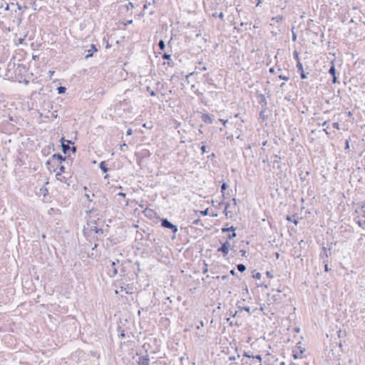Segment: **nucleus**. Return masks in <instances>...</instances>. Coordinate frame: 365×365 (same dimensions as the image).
<instances>
[{
	"instance_id": "obj_1",
	"label": "nucleus",
	"mask_w": 365,
	"mask_h": 365,
	"mask_svg": "<svg viewBox=\"0 0 365 365\" xmlns=\"http://www.w3.org/2000/svg\"><path fill=\"white\" fill-rule=\"evenodd\" d=\"M28 72V68L26 65L19 63L16 66L15 62L11 60L8 64V68L5 76L8 78L14 79V81H19V83H24L25 84L29 83V81L26 80V76Z\"/></svg>"
},
{
	"instance_id": "obj_2",
	"label": "nucleus",
	"mask_w": 365,
	"mask_h": 365,
	"mask_svg": "<svg viewBox=\"0 0 365 365\" xmlns=\"http://www.w3.org/2000/svg\"><path fill=\"white\" fill-rule=\"evenodd\" d=\"M114 286L117 287L115 290V294H118L120 292L124 291L127 294H132L133 291V287L131 284L127 283L125 278H121L114 282Z\"/></svg>"
},
{
	"instance_id": "obj_3",
	"label": "nucleus",
	"mask_w": 365,
	"mask_h": 365,
	"mask_svg": "<svg viewBox=\"0 0 365 365\" xmlns=\"http://www.w3.org/2000/svg\"><path fill=\"white\" fill-rule=\"evenodd\" d=\"M264 91H265L264 94L259 93L258 92H257L256 97L257 98V101H258L259 104L261 106V108H267V104H268L267 101V97L269 98L271 94H270L269 90L267 88H264Z\"/></svg>"
},
{
	"instance_id": "obj_4",
	"label": "nucleus",
	"mask_w": 365,
	"mask_h": 365,
	"mask_svg": "<svg viewBox=\"0 0 365 365\" xmlns=\"http://www.w3.org/2000/svg\"><path fill=\"white\" fill-rule=\"evenodd\" d=\"M136 355L138 356V360H136L138 365H150V358L148 350L145 349V354L137 351Z\"/></svg>"
},
{
	"instance_id": "obj_5",
	"label": "nucleus",
	"mask_w": 365,
	"mask_h": 365,
	"mask_svg": "<svg viewBox=\"0 0 365 365\" xmlns=\"http://www.w3.org/2000/svg\"><path fill=\"white\" fill-rule=\"evenodd\" d=\"M110 263V267H108L107 273L110 276V277H114L118 274V270L119 266H117L119 264V259H115V261H109Z\"/></svg>"
},
{
	"instance_id": "obj_6",
	"label": "nucleus",
	"mask_w": 365,
	"mask_h": 365,
	"mask_svg": "<svg viewBox=\"0 0 365 365\" xmlns=\"http://www.w3.org/2000/svg\"><path fill=\"white\" fill-rule=\"evenodd\" d=\"M160 222L163 227L171 230L173 234H175L178 230V226L173 224L167 218H160Z\"/></svg>"
},
{
	"instance_id": "obj_7",
	"label": "nucleus",
	"mask_w": 365,
	"mask_h": 365,
	"mask_svg": "<svg viewBox=\"0 0 365 365\" xmlns=\"http://www.w3.org/2000/svg\"><path fill=\"white\" fill-rule=\"evenodd\" d=\"M99 220V217H97L96 220H91L87 222L88 227H90V230L91 232H94L96 234L103 235L104 233V230L102 228H98L97 227V222Z\"/></svg>"
},
{
	"instance_id": "obj_8",
	"label": "nucleus",
	"mask_w": 365,
	"mask_h": 365,
	"mask_svg": "<svg viewBox=\"0 0 365 365\" xmlns=\"http://www.w3.org/2000/svg\"><path fill=\"white\" fill-rule=\"evenodd\" d=\"M61 143L62 151L64 154H67L68 151H70L71 146L70 145H73V143L69 140H65L63 137H62L60 140Z\"/></svg>"
},
{
	"instance_id": "obj_9",
	"label": "nucleus",
	"mask_w": 365,
	"mask_h": 365,
	"mask_svg": "<svg viewBox=\"0 0 365 365\" xmlns=\"http://www.w3.org/2000/svg\"><path fill=\"white\" fill-rule=\"evenodd\" d=\"M221 230H222V232H223V233H225V232L229 233L227 235L228 240H232L237 236V234L235 233L236 228L234 226H231L230 227H224L221 229Z\"/></svg>"
},
{
	"instance_id": "obj_10",
	"label": "nucleus",
	"mask_w": 365,
	"mask_h": 365,
	"mask_svg": "<svg viewBox=\"0 0 365 365\" xmlns=\"http://www.w3.org/2000/svg\"><path fill=\"white\" fill-rule=\"evenodd\" d=\"M281 290H277V292L275 294H273L271 297V300L272 301L273 303H275V304H280L281 302H282L285 295L284 294L283 296L281 294Z\"/></svg>"
},
{
	"instance_id": "obj_11",
	"label": "nucleus",
	"mask_w": 365,
	"mask_h": 365,
	"mask_svg": "<svg viewBox=\"0 0 365 365\" xmlns=\"http://www.w3.org/2000/svg\"><path fill=\"white\" fill-rule=\"evenodd\" d=\"M221 246L217 249V252H222L224 256H226L229 250L230 249V244L228 241H225V242H220Z\"/></svg>"
},
{
	"instance_id": "obj_12",
	"label": "nucleus",
	"mask_w": 365,
	"mask_h": 365,
	"mask_svg": "<svg viewBox=\"0 0 365 365\" xmlns=\"http://www.w3.org/2000/svg\"><path fill=\"white\" fill-rule=\"evenodd\" d=\"M329 73L332 76V83L334 84L339 83V81L337 80L336 75V71L335 65L333 61L331 62V65L329 69Z\"/></svg>"
},
{
	"instance_id": "obj_13",
	"label": "nucleus",
	"mask_w": 365,
	"mask_h": 365,
	"mask_svg": "<svg viewBox=\"0 0 365 365\" xmlns=\"http://www.w3.org/2000/svg\"><path fill=\"white\" fill-rule=\"evenodd\" d=\"M203 82L205 83H207L210 86H212L215 88H217V85L214 82V80L210 76L209 73H205L203 75Z\"/></svg>"
},
{
	"instance_id": "obj_14",
	"label": "nucleus",
	"mask_w": 365,
	"mask_h": 365,
	"mask_svg": "<svg viewBox=\"0 0 365 365\" xmlns=\"http://www.w3.org/2000/svg\"><path fill=\"white\" fill-rule=\"evenodd\" d=\"M198 66H195V71L190 73L189 75L187 76V78H188L190 76H192L194 75L195 73H197L200 71H207V68L206 66H200V65L202 64V61H199L198 63Z\"/></svg>"
},
{
	"instance_id": "obj_15",
	"label": "nucleus",
	"mask_w": 365,
	"mask_h": 365,
	"mask_svg": "<svg viewBox=\"0 0 365 365\" xmlns=\"http://www.w3.org/2000/svg\"><path fill=\"white\" fill-rule=\"evenodd\" d=\"M98 51V48L95 44H91L90 49L87 50V54L85 56V58L88 59L93 56V53Z\"/></svg>"
},
{
	"instance_id": "obj_16",
	"label": "nucleus",
	"mask_w": 365,
	"mask_h": 365,
	"mask_svg": "<svg viewBox=\"0 0 365 365\" xmlns=\"http://www.w3.org/2000/svg\"><path fill=\"white\" fill-rule=\"evenodd\" d=\"M201 119L205 123L207 124H212L213 122L212 115H210L209 113H203Z\"/></svg>"
},
{
	"instance_id": "obj_17",
	"label": "nucleus",
	"mask_w": 365,
	"mask_h": 365,
	"mask_svg": "<svg viewBox=\"0 0 365 365\" xmlns=\"http://www.w3.org/2000/svg\"><path fill=\"white\" fill-rule=\"evenodd\" d=\"M51 158L53 160H57L59 161V163L66 162L68 159L66 157H63L60 153H54L52 155Z\"/></svg>"
},
{
	"instance_id": "obj_18",
	"label": "nucleus",
	"mask_w": 365,
	"mask_h": 365,
	"mask_svg": "<svg viewBox=\"0 0 365 365\" xmlns=\"http://www.w3.org/2000/svg\"><path fill=\"white\" fill-rule=\"evenodd\" d=\"M341 237H343L342 238L343 241L347 240L348 239H349L351 237V230L344 229V230L341 231Z\"/></svg>"
},
{
	"instance_id": "obj_19",
	"label": "nucleus",
	"mask_w": 365,
	"mask_h": 365,
	"mask_svg": "<svg viewBox=\"0 0 365 365\" xmlns=\"http://www.w3.org/2000/svg\"><path fill=\"white\" fill-rule=\"evenodd\" d=\"M267 110V108H261V110L259 114V118L262 119L263 121H265L269 118V116L265 114Z\"/></svg>"
},
{
	"instance_id": "obj_20",
	"label": "nucleus",
	"mask_w": 365,
	"mask_h": 365,
	"mask_svg": "<svg viewBox=\"0 0 365 365\" xmlns=\"http://www.w3.org/2000/svg\"><path fill=\"white\" fill-rule=\"evenodd\" d=\"M47 92H51V87L48 86L41 87L38 91V93L39 95H46Z\"/></svg>"
},
{
	"instance_id": "obj_21",
	"label": "nucleus",
	"mask_w": 365,
	"mask_h": 365,
	"mask_svg": "<svg viewBox=\"0 0 365 365\" xmlns=\"http://www.w3.org/2000/svg\"><path fill=\"white\" fill-rule=\"evenodd\" d=\"M239 303H240V302H238L236 304V306H237V308H238V311H239V312H241V311H242V310H244V311L247 312L249 314H250V313H251V312H250V307H247V306H245V307H242V306H240V305L239 304Z\"/></svg>"
},
{
	"instance_id": "obj_22",
	"label": "nucleus",
	"mask_w": 365,
	"mask_h": 365,
	"mask_svg": "<svg viewBox=\"0 0 365 365\" xmlns=\"http://www.w3.org/2000/svg\"><path fill=\"white\" fill-rule=\"evenodd\" d=\"M227 187H228V185L226 182H223L221 185V192H222V196L224 199L227 197L225 190H227Z\"/></svg>"
},
{
	"instance_id": "obj_23",
	"label": "nucleus",
	"mask_w": 365,
	"mask_h": 365,
	"mask_svg": "<svg viewBox=\"0 0 365 365\" xmlns=\"http://www.w3.org/2000/svg\"><path fill=\"white\" fill-rule=\"evenodd\" d=\"M99 168L103 173H106L108 171V168L105 161H101L100 163Z\"/></svg>"
},
{
	"instance_id": "obj_24",
	"label": "nucleus",
	"mask_w": 365,
	"mask_h": 365,
	"mask_svg": "<svg viewBox=\"0 0 365 365\" xmlns=\"http://www.w3.org/2000/svg\"><path fill=\"white\" fill-rule=\"evenodd\" d=\"M286 220L288 222H293L295 225H297V224L299 223L298 220L295 219V215H287Z\"/></svg>"
},
{
	"instance_id": "obj_25",
	"label": "nucleus",
	"mask_w": 365,
	"mask_h": 365,
	"mask_svg": "<svg viewBox=\"0 0 365 365\" xmlns=\"http://www.w3.org/2000/svg\"><path fill=\"white\" fill-rule=\"evenodd\" d=\"M119 269H120V276L122 278H125L126 269L123 263L119 266Z\"/></svg>"
},
{
	"instance_id": "obj_26",
	"label": "nucleus",
	"mask_w": 365,
	"mask_h": 365,
	"mask_svg": "<svg viewBox=\"0 0 365 365\" xmlns=\"http://www.w3.org/2000/svg\"><path fill=\"white\" fill-rule=\"evenodd\" d=\"M309 174H310L309 171H306L304 173L303 172H301L299 174L300 180L302 181H305L307 179V177L309 175Z\"/></svg>"
},
{
	"instance_id": "obj_27",
	"label": "nucleus",
	"mask_w": 365,
	"mask_h": 365,
	"mask_svg": "<svg viewBox=\"0 0 365 365\" xmlns=\"http://www.w3.org/2000/svg\"><path fill=\"white\" fill-rule=\"evenodd\" d=\"M97 211H98V208L93 207L91 209H88V210H86V215H89L91 214H96L95 215L98 216V213H97Z\"/></svg>"
},
{
	"instance_id": "obj_28",
	"label": "nucleus",
	"mask_w": 365,
	"mask_h": 365,
	"mask_svg": "<svg viewBox=\"0 0 365 365\" xmlns=\"http://www.w3.org/2000/svg\"><path fill=\"white\" fill-rule=\"evenodd\" d=\"M274 158H275V159L274 160L273 163L274 164H277V169L280 170L281 169V166H280L279 163H280L281 158L279 155H274Z\"/></svg>"
},
{
	"instance_id": "obj_29",
	"label": "nucleus",
	"mask_w": 365,
	"mask_h": 365,
	"mask_svg": "<svg viewBox=\"0 0 365 365\" xmlns=\"http://www.w3.org/2000/svg\"><path fill=\"white\" fill-rule=\"evenodd\" d=\"M117 330L119 333V337L124 338L125 336V331L121 327L118 326Z\"/></svg>"
},
{
	"instance_id": "obj_30",
	"label": "nucleus",
	"mask_w": 365,
	"mask_h": 365,
	"mask_svg": "<svg viewBox=\"0 0 365 365\" xmlns=\"http://www.w3.org/2000/svg\"><path fill=\"white\" fill-rule=\"evenodd\" d=\"M354 221L356 223L358 224V225L361 227L364 228L365 227V220H361L359 218H354Z\"/></svg>"
},
{
	"instance_id": "obj_31",
	"label": "nucleus",
	"mask_w": 365,
	"mask_h": 365,
	"mask_svg": "<svg viewBox=\"0 0 365 365\" xmlns=\"http://www.w3.org/2000/svg\"><path fill=\"white\" fill-rule=\"evenodd\" d=\"M143 212L145 213V216H147V217H150V218H151V217H152V215H153V214L154 213V212H153V210H151V209H148V208H146V209L143 211Z\"/></svg>"
},
{
	"instance_id": "obj_32",
	"label": "nucleus",
	"mask_w": 365,
	"mask_h": 365,
	"mask_svg": "<svg viewBox=\"0 0 365 365\" xmlns=\"http://www.w3.org/2000/svg\"><path fill=\"white\" fill-rule=\"evenodd\" d=\"M360 212L362 213V216L365 217V201L361 202L359 207Z\"/></svg>"
},
{
	"instance_id": "obj_33",
	"label": "nucleus",
	"mask_w": 365,
	"mask_h": 365,
	"mask_svg": "<svg viewBox=\"0 0 365 365\" xmlns=\"http://www.w3.org/2000/svg\"><path fill=\"white\" fill-rule=\"evenodd\" d=\"M237 268L239 272H243L246 270V266L243 264H237Z\"/></svg>"
},
{
	"instance_id": "obj_34",
	"label": "nucleus",
	"mask_w": 365,
	"mask_h": 365,
	"mask_svg": "<svg viewBox=\"0 0 365 365\" xmlns=\"http://www.w3.org/2000/svg\"><path fill=\"white\" fill-rule=\"evenodd\" d=\"M212 16L213 17H218L220 18L222 21L224 20V14L222 11L220 12L219 14H217V12L212 14Z\"/></svg>"
},
{
	"instance_id": "obj_35",
	"label": "nucleus",
	"mask_w": 365,
	"mask_h": 365,
	"mask_svg": "<svg viewBox=\"0 0 365 365\" xmlns=\"http://www.w3.org/2000/svg\"><path fill=\"white\" fill-rule=\"evenodd\" d=\"M283 19H284L283 16L278 15V16L273 17L272 19V21H274L278 23L279 21H282L283 20Z\"/></svg>"
},
{
	"instance_id": "obj_36",
	"label": "nucleus",
	"mask_w": 365,
	"mask_h": 365,
	"mask_svg": "<svg viewBox=\"0 0 365 365\" xmlns=\"http://www.w3.org/2000/svg\"><path fill=\"white\" fill-rule=\"evenodd\" d=\"M66 88L64 86H59L57 88V91L58 94H63L66 92Z\"/></svg>"
},
{
	"instance_id": "obj_37",
	"label": "nucleus",
	"mask_w": 365,
	"mask_h": 365,
	"mask_svg": "<svg viewBox=\"0 0 365 365\" xmlns=\"http://www.w3.org/2000/svg\"><path fill=\"white\" fill-rule=\"evenodd\" d=\"M322 250H323L324 253H323V254H322V253H321V254H320V258H321V259H323V258H324V257H325L326 258H327V257H328V254H327V248H326L325 247H322Z\"/></svg>"
},
{
	"instance_id": "obj_38",
	"label": "nucleus",
	"mask_w": 365,
	"mask_h": 365,
	"mask_svg": "<svg viewBox=\"0 0 365 365\" xmlns=\"http://www.w3.org/2000/svg\"><path fill=\"white\" fill-rule=\"evenodd\" d=\"M160 50L163 51L165 48V44L163 40H160L158 43Z\"/></svg>"
},
{
	"instance_id": "obj_39",
	"label": "nucleus",
	"mask_w": 365,
	"mask_h": 365,
	"mask_svg": "<svg viewBox=\"0 0 365 365\" xmlns=\"http://www.w3.org/2000/svg\"><path fill=\"white\" fill-rule=\"evenodd\" d=\"M162 58H163V59H164V60H168V61H172V60H171V55H170V54H168V53H164L163 54V56H162Z\"/></svg>"
},
{
	"instance_id": "obj_40",
	"label": "nucleus",
	"mask_w": 365,
	"mask_h": 365,
	"mask_svg": "<svg viewBox=\"0 0 365 365\" xmlns=\"http://www.w3.org/2000/svg\"><path fill=\"white\" fill-rule=\"evenodd\" d=\"M11 6H16V9L14 10L15 12H16L17 10H21L22 9L21 6L19 3H16V4L11 3Z\"/></svg>"
},
{
	"instance_id": "obj_41",
	"label": "nucleus",
	"mask_w": 365,
	"mask_h": 365,
	"mask_svg": "<svg viewBox=\"0 0 365 365\" xmlns=\"http://www.w3.org/2000/svg\"><path fill=\"white\" fill-rule=\"evenodd\" d=\"M296 66L299 73L302 72V71H304L303 65L301 62H297Z\"/></svg>"
},
{
	"instance_id": "obj_42",
	"label": "nucleus",
	"mask_w": 365,
	"mask_h": 365,
	"mask_svg": "<svg viewBox=\"0 0 365 365\" xmlns=\"http://www.w3.org/2000/svg\"><path fill=\"white\" fill-rule=\"evenodd\" d=\"M278 78L281 80H284V81H288L289 80V76L287 75V76H285V75H283V74H280L278 76Z\"/></svg>"
},
{
	"instance_id": "obj_43",
	"label": "nucleus",
	"mask_w": 365,
	"mask_h": 365,
	"mask_svg": "<svg viewBox=\"0 0 365 365\" xmlns=\"http://www.w3.org/2000/svg\"><path fill=\"white\" fill-rule=\"evenodd\" d=\"M299 74H300V78L302 79H306V78H307V76H308L309 73H305L304 71H302V72H300Z\"/></svg>"
},
{
	"instance_id": "obj_44",
	"label": "nucleus",
	"mask_w": 365,
	"mask_h": 365,
	"mask_svg": "<svg viewBox=\"0 0 365 365\" xmlns=\"http://www.w3.org/2000/svg\"><path fill=\"white\" fill-rule=\"evenodd\" d=\"M252 359L257 360L259 365H260L262 361V357L260 355L252 356Z\"/></svg>"
},
{
	"instance_id": "obj_45",
	"label": "nucleus",
	"mask_w": 365,
	"mask_h": 365,
	"mask_svg": "<svg viewBox=\"0 0 365 365\" xmlns=\"http://www.w3.org/2000/svg\"><path fill=\"white\" fill-rule=\"evenodd\" d=\"M293 56H294V59H296V61L297 62H300V60H299V53L297 52V51H294V53H293Z\"/></svg>"
},
{
	"instance_id": "obj_46",
	"label": "nucleus",
	"mask_w": 365,
	"mask_h": 365,
	"mask_svg": "<svg viewBox=\"0 0 365 365\" xmlns=\"http://www.w3.org/2000/svg\"><path fill=\"white\" fill-rule=\"evenodd\" d=\"M239 313V311H235V312H233L231 309L229 310V315L232 317H235L237 314Z\"/></svg>"
},
{
	"instance_id": "obj_47",
	"label": "nucleus",
	"mask_w": 365,
	"mask_h": 365,
	"mask_svg": "<svg viewBox=\"0 0 365 365\" xmlns=\"http://www.w3.org/2000/svg\"><path fill=\"white\" fill-rule=\"evenodd\" d=\"M65 169H66V168H65V167H64L63 165H61V166L59 167V172H58V173H56V175H57V176H58V175H60L61 173H64V172H65Z\"/></svg>"
},
{
	"instance_id": "obj_48",
	"label": "nucleus",
	"mask_w": 365,
	"mask_h": 365,
	"mask_svg": "<svg viewBox=\"0 0 365 365\" xmlns=\"http://www.w3.org/2000/svg\"><path fill=\"white\" fill-rule=\"evenodd\" d=\"M205 143V142H202V145L200 147V150L202 154L206 152V145Z\"/></svg>"
},
{
	"instance_id": "obj_49",
	"label": "nucleus",
	"mask_w": 365,
	"mask_h": 365,
	"mask_svg": "<svg viewBox=\"0 0 365 365\" xmlns=\"http://www.w3.org/2000/svg\"><path fill=\"white\" fill-rule=\"evenodd\" d=\"M147 91L149 92L151 96H155L156 95L155 92L153 90H150V88L149 86L147 87Z\"/></svg>"
},
{
	"instance_id": "obj_50",
	"label": "nucleus",
	"mask_w": 365,
	"mask_h": 365,
	"mask_svg": "<svg viewBox=\"0 0 365 365\" xmlns=\"http://www.w3.org/2000/svg\"><path fill=\"white\" fill-rule=\"evenodd\" d=\"M230 207V203L229 202H226L225 204V210H224V213L225 215L227 216V208Z\"/></svg>"
},
{
	"instance_id": "obj_51",
	"label": "nucleus",
	"mask_w": 365,
	"mask_h": 365,
	"mask_svg": "<svg viewBox=\"0 0 365 365\" xmlns=\"http://www.w3.org/2000/svg\"><path fill=\"white\" fill-rule=\"evenodd\" d=\"M228 275H222V276H217L216 277V279H218L220 278H221L222 280H227L228 279Z\"/></svg>"
},
{
	"instance_id": "obj_52",
	"label": "nucleus",
	"mask_w": 365,
	"mask_h": 365,
	"mask_svg": "<svg viewBox=\"0 0 365 365\" xmlns=\"http://www.w3.org/2000/svg\"><path fill=\"white\" fill-rule=\"evenodd\" d=\"M49 148H43V150H42V151H41V152H42V153H43L44 155H48V154H49Z\"/></svg>"
},
{
	"instance_id": "obj_53",
	"label": "nucleus",
	"mask_w": 365,
	"mask_h": 365,
	"mask_svg": "<svg viewBox=\"0 0 365 365\" xmlns=\"http://www.w3.org/2000/svg\"><path fill=\"white\" fill-rule=\"evenodd\" d=\"M252 277L255 279H259L261 278V274L259 272H257L255 274H253Z\"/></svg>"
},
{
	"instance_id": "obj_54",
	"label": "nucleus",
	"mask_w": 365,
	"mask_h": 365,
	"mask_svg": "<svg viewBox=\"0 0 365 365\" xmlns=\"http://www.w3.org/2000/svg\"><path fill=\"white\" fill-rule=\"evenodd\" d=\"M227 322L230 324V325L231 327H232L233 325H237V326H238V325H239L237 322L234 323L232 321H230V318H227Z\"/></svg>"
},
{
	"instance_id": "obj_55",
	"label": "nucleus",
	"mask_w": 365,
	"mask_h": 365,
	"mask_svg": "<svg viewBox=\"0 0 365 365\" xmlns=\"http://www.w3.org/2000/svg\"><path fill=\"white\" fill-rule=\"evenodd\" d=\"M40 192L43 195V196H46L48 193V190L46 188H41Z\"/></svg>"
},
{
	"instance_id": "obj_56",
	"label": "nucleus",
	"mask_w": 365,
	"mask_h": 365,
	"mask_svg": "<svg viewBox=\"0 0 365 365\" xmlns=\"http://www.w3.org/2000/svg\"><path fill=\"white\" fill-rule=\"evenodd\" d=\"M332 126H333L334 128H335L336 130H339L340 129V126H339V123H334L332 124Z\"/></svg>"
},
{
	"instance_id": "obj_57",
	"label": "nucleus",
	"mask_w": 365,
	"mask_h": 365,
	"mask_svg": "<svg viewBox=\"0 0 365 365\" xmlns=\"http://www.w3.org/2000/svg\"><path fill=\"white\" fill-rule=\"evenodd\" d=\"M344 149L345 150L349 149V140H346V141H345Z\"/></svg>"
},
{
	"instance_id": "obj_58",
	"label": "nucleus",
	"mask_w": 365,
	"mask_h": 365,
	"mask_svg": "<svg viewBox=\"0 0 365 365\" xmlns=\"http://www.w3.org/2000/svg\"><path fill=\"white\" fill-rule=\"evenodd\" d=\"M84 197L88 200V201L89 202H93V200H92L91 199V197H90V195H89V194L86 193V194L84 195Z\"/></svg>"
},
{
	"instance_id": "obj_59",
	"label": "nucleus",
	"mask_w": 365,
	"mask_h": 365,
	"mask_svg": "<svg viewBox=\"0 0 365 365\" xmlns=\"http://www.w3.org/2000/svg\"><path fill=\"white\" fill-rule=\"evenodd\" d=\"M266 275H267V277H269V278H273V277H274L273 274H272V272H269V271H267V272H266Z\"/></svg>"
},
{
	"instance_id": "obj_60",
	"label": "nucleus",
	"mask_w": 365,
	"mask_h": 365,
	"mask_svg": "<svg viewBox=\"0 0 365 365\" xmlns=\"http://www.w3.org/2000/svg\"><path fill=\"white\" fill-rule=\"evenodd\" d=\"M126 8L128 10L130 8H134V5L132 2H129L127 5H126Z\"/></svg>"
},
{
	"instance_id": "obj_61",
	"label": "nucleus",
	"mask_w": 365,
	"mask_h": 365,
	"mask_svg": "<svg viewBox=\"0 0 365 365\" xmlns=\"http://www.w3.org/2000/svg\"><path fill=\"white\" fill-rule=\"evenodd\" d=\"M4 5H5L4 11H9L10 9V5L5 1H4Z\"/></svg>"
},
{
	"instance_id": "obj_62",
	"label": "nucleus",
	"mask_w": 365,
	"mask_h": 365,
	"mask_svg": "<svg viewBox=\"0 0 365 365\" xmlns=\"http://www.w3.org/2000/svg\"><path fill=\"white\" fill-rule=\"evenodd\" d=\"M200 212H201V214H202V215L205 216V215H207L208 214V209H206V210H202V211H201Z\"/></svg>"
},
{
	"instance_id": "obj_63",
	"label": "nucleus",
	"mask_w": 365,
	"mask_h": 365,
	"mask_svg": "<svg viewBox=\"0 0 365 365\" xmlns=\"http://www.w3.org/2000/svg\"><path fill=\"white\" fill-rule=\"evenodd\" d=\"M24 41V38H20L19 40H18V43H16V45H19V44H22L23 42Z\"/></svg>"
},
{
	"instance_id": "obj_64",
	"label": "nucleus",
	"mask_w": 365,
	"mask_h": 365,
	"mask_svg": "<svg viewBox=\"0 0 365 365\" xmlns=\"http://www.w3.org/2000/svg\"><path fill=\"white\" fill-rule=\"evenodd\" d=\"M324 271L327 272L330 271V269L329 268L327 263H325V264H324Z\"/></svg>"
}]
</instances>
